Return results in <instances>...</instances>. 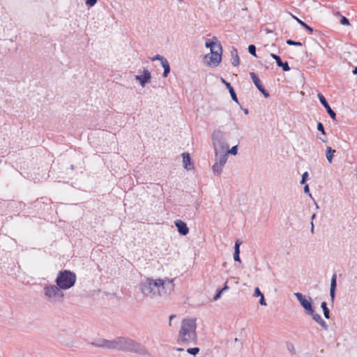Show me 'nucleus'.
<instances>
[{
	"mask_svg": "<svg viewBox=\"0 0 357 357\" xmlns=\"http://www.w3.org/2000/svg\"><path fill=\"white\" fill-rule=\"evenodd\" d=\"M304 192L305 193H307V194H309L310 196H311V194L310 193V189H309V186L308 185H305L304 186Z\"/></svg>",
	"mask_w": 357,
	"mask_h": 357,
	"instance_id": "obj_43",
	"label": "nucleus"
},
{
	"mask_svg": "<svg viewBox=\"0 0 357 357\" xmlns=\"http://www.w3.org/2000/svg\"><path fill=\"white\" fill-rule=\"evenodd\" d=\"M259 303L261 305H266V303L265 301V298H264V295H261V296H260Z\"/></svg>",
	"mask_w": 357,
	"mask_h": 357,
	"instance_id": "obj_41",
	"label": "nucleus"
},
{
	"mask_svg": "<svg viewBox=\"0 0 357 357\" xmlns=\"http://www.w3.org/2000/svg\"><path fill=\"white\" fill-rule=\"evenodd\" d=\"M337 287V275L334 273L331 278V288H330V296L332 300V302H334L335 291Z\"/></svg>",
	"mask_w": 357,
	"mask_h": 357,
	"instance_id": "obj_13",
	"label": "nucleus"
},
{
	"mask_svg": "<svg viewBox=\"0 0 357 357\" xmlns=\"http://www.w3.org/2000/svg\"><path fill=\"white\" fill-rule=\"evenodd\" d=\"M195 319H183L178 332L177 342L179 344H195L197 341Z\"/></svg>",
	"mask_w": 357,
	"mask_h": 357,
	"instance_id": "obj_2",
	"label": "nucleus"
},
{
	"mask_svg": "<svg viewBox=\"0 0 357 357\" xmlns=\"http://www.w3.org/2000/svg\"><path fill=\"white\" fill-rule=\"evenodd\" d=\"M150 59L153 61H160V63H162L164 61H165V60L167 59H165L164 56L160 55V54H156L155 56L153 57H151L150 58Z\"/></svg>",
	"mask_w": 357,
	"mask_h": 357,
	"instance_id": "obj_32",
	"label": "nucleus"
},
{
	"mask_svg": "<svg viewBox=\"0 0 357 357\" xmlns=\"http://www.w3.org/2000/svg\"><path fill=\"white\" fill-rule=\"evenodd\" d=\"M276 63L278 66L282 68L284 71H289L290 70L289 63L287 61L283 62L281 58L276 62Z\"/></svg>",
	"mask_w": 357,
	"mask_h": 357,
	"instance_id": "obj_24",
	"label": "nucleus"
},
{
	"mask_svg": "<svg viewBox=\"0 0 357 357\" xmlns=\"http://www.w3.org/2000/svg\"><path fill=\"white\" fill-rule=\"evenodd\" d=\"M287 44L289 45L302 46V43L301 42L294 41L291 39L287 40Z\"/></svg>",
	"mask_w": 357,
	"mask_h": 357,
	"instance_id": "obj_34",
	"label": "nucleus"
},
{
	"mask_svg": "<svg viewBox=\"0 0 357 357\" xmlns=\"http://www.w3.org/2000/svg\"><path fill=\"white\" fill-rule=\"evenodd\" d=\"M352 73H353V74H354V75H357V67H356V68L353 70Z\"/></svg>",
	"mask_w": 357,
	"mask_h": 357,
	"instance_id": "obj_47",
	"label": "nucleus"
},
{
	"mask_svg": "<svg viewBox=\"0 0 357 357\" xmlns=\"http://www.w3.org/2000/svg\"><path fill=\"white\" fill-rule=\"evenodd\" d=\"M85 3L87 6L92 7L97 3V0H86Z\"/></svg>",
	"mask_w": 357,
	"mask_h": 357,
	"instance_id": "obj_38",
	"label": "nucleus"
},
{
	"mask_svg": "<svg viewBox=\"0 0 357 357\" xmlns=\"http://www.w3.org/2000/svg\"><path fill=\"white\" fill-rule=\"evenodd\" d=\"M340 23L342 25H349V20L344 16H341Z\"/></svg>",
	"mask_w": 357,
	"mask_h": 357,
	"instance_id": "obj_36",
	"label": "nucleus"
},
{
	"mask_svg": "<svg viewBox=\"0 0 357 357\" xmlns=\"http://www.w3.org/2000/svg\"><path fill=\"white\" fill-rule=\"evenodd\" d=\"M318 97L319 99L321 105L325 107V109L327 111V113L331 116V118L333 120H336V114L335 112L331 109V106L328 103L327 100H326L325 97L321 94L319 93Z\"/></svg>",
	"mask_w": 357,
	"mask_h": 357,
	"instance_id": "obj_10",
	"label": "nucleus"
},
{
	"mask_svg": "<svg viewBox=\"0 0 357 357\" xmlns=\"http://www.w3.org/2000/svg\"><path fill=\"white\" fill-rule=\"evenodd\" d=\"M213 40H217L216 37H213ZM215 45H216V43L214 42L213 40L206 41V43H205L206 47H210L211 50L212 49V47H213V46H215Z\"/></svg>",
	"mask_w": 357,
	"mask_h": 357,
	"instance_id": "obj_33",
	"label": "nucleus"
},
{
	"mask_svg": "<svg viewBox=\"0 0 357 357\" xmlns=\"http://www.w3.org/2000/svg\"><path fill=\"white\" fill-rule=\"evenodd\" d=\"M161 66L164 68V72L162 73V76L164 77H167L171 70L170 66H169L168 61L167 59L165 60V61H163V62L161 63Z\"/></svg>",
	"mask_w": 357,
	"mask_h": 357,
	"instance_id": "obj_21",
	"label": "nucleus"
},
{
	"mask_svg": "<svg viewBox=\"0 0 357 357\" xmlns=\"http://www.w3.org/2000/svg\"><path fill=\"white\" fill-rule=\"evenodd\" d=\"M292 17L303 28H305L310 33H312L314 31L313 28L307 25L305 22H303L301 20L298 18L297 17L292 15Z\"/></svg>",
	"mask_w": 357,
	"mask_h": 357,
	"instance_id": "obj_20",
	"label": "nucleus"
},
{
	"mask_svg": "<svg viewBox=\"0 0 357 357\" xmlns=\"http://www.w3.org/2000/svg\"><path fill=\"white\" fill-rule=\"evenodd\" d=\"M241 244V242L239 240H237L235 242L234 245V259L236 261H238L241 263V260L240 258V245Z\"/></svg>",
	"mask_w": 357,
	"mask_h": 357,
	"instance_id": "obj_18",
	"label": "nucleus"
},
{
	"mask_svg": "<svg viewBox=\"0 0 357 357\" xmlns=\"http://www.w3.org/2000/svg\"><path fill=\"white\" fill-rule=\"evenodd\" d=\"M243 112L245 114H248V109H243Z\"/></svg>",
	"mask_w": 357,
	"mask_h": 357,
	"instance_id": "obj_50",
	"label": "nucleus"
},
{
	"mask_svg": "<svg viewBox=\"0 0 357 357\" xmlns=\"http://www.w3.org/2000/svg\"><path fill=\"white\" fill-rule=\"evenodd\" d=\"M315 218H316V214L315 213L312 214V215L311 217L312 222L313 221L314 219H315Z\"/></svg>",
	"mask_w": 357,
	"mask_h": 357,
	"instance_id": "obj_48",
	"label": "nucleus"
},
{
	"mask_svg": "<svg viewBox=\"0 0 357 357\" xmlns=\"http://www.w3.org/2000/svg\"><path fill=\"white\" fill-rule=\"evenodd\" d=\"M248 52L250 54H252V56H255V57H257V55L256 54V47L255 45H250L248 46Z\"/></svg>",
	"mask_w": 357,
	"mask_h": 357,
	"instance_id": "obj_31",
	"label": "nucleus"
},
{
	"mask_svg": "<svg viewBox=\"0 0 357 357\" xmlns=\"http://www.w3.org/2000/svg\"><path fill=\"white\" fill-rule=\"evenodd\" d=\"M234 341L236 342H238V341H239V340H238L237 337H236V338H235V340H234Z\"/></svg>",
	"mask_w": 357,
	"mask_h": 357,
	"instance_id": "obj_51",
	"label": "nucleus"
},
{
	"mask_svg": "<svg viewBox=\"0 0 357 357\" xmlns=\"http://www.w3.org/2000/svg\"><path fill=\"white\" fill-rule=\"evenodd\" d=\"M250 77L257 89L263 93L265 98L269 97V93L265 89L258 76L253 72L250 73Z\"/></svg>",
	"mask_w": 357,
	"mask_h": 357,
	"instance_id": "obj_8",
	"label": "nucleus"
},
{
	"mask_svg": "<svg viewBox=\"0 0 357 357\" xmlns=\"http://www.w3.org/2000/svg\"><path fill=\"white\" fill-rule=\"evenodd\" d=\"M175 317H176V315H174V314H172V315L169 317V325H171L172 319H173V318H174Z\"/></svg>",
	"mask_w": 357,
	"mask_h": 357,
	"instance_id": "obj_46",
	"label": "nucleus"
},
{
	"mask_svg": "<svg viewBox=\"0 0 357 357\" xmlns=\"http://www.w3.org/2000/svg\"><path fill=\"white\" fill-rule=\"evenodd\" d=\"M183 156V163L185 169L188 170H190L194 168L193 164L191 162V158L188 153H183L182 154Z\"/></svg>",
	"mask_w": 357,
	"mask_h": 357,
	"instance_id": "obj_15",
	"label": "nucleus"
},
{
	"mask_svg": "<svg viewBox=\"0 0 357 357\" xmlns=\"http://www.w3.org/2000/svg\"><path fill=\"white\" fill-rule=\"evenodd\" d=\"M227 158H228V155H227V153H226V152L220 153L219 155H218L215 154V162H217L218 164H219L220 165H222L223 167L226 164Z\"/></svg>",
	"mask_w": 357,
	"mask_h": 357,
	"instance_id": "obj_16",
	"label": "nucleus"
},
{
	"mask_svg": "<svg viewBox=\"0 0 357 357\" xmlns=\"http://www.w3.org/2000/svg\"><path fill=\"white\" fill-rule=\"evenodd\" d=\"M105 339H98L95 342H91V344L96 347L104 348Z\"/></svg>",
	"mask_w": 357,
	"mask_h": 357,
	"instance_id": "obj_26",
	"label": "nucleus"
},
{
	"mask_svg": "<svg viewBox=\"0 0 357 357\" xmlns=\"http://www.w3.org/2000/svg\"><path fill=\"white\" fill-rule=\"evenodd\" d=\"M114 350L134 352L140 355L149 354L148 350L142 344L131 338L123 336L114 339Z\"/></svg>",
	"mask_w": 357,
	"mask_h": 357,
	"instance_id": "obj_3",
	"label": "nucleus"
},
{
	"mask_svg": "<svg viewBox=\"0 0 357 357\" xmlns=\"http://www.w3.org/2000/svg\"><path fill=\"white\" fill-rule=\"evenodd\" d=\"M135 79L139 81L142 86H144L146 84L149 83L151 79V73L148 69H144L142 75H137L135 76Z\"/></svg>",
	"mask_w": 357,
	"mask_h": 357,
	"instance_id": "obj_9",
	"label": "nucleus"
},
{
	"mask_svg": "<svg viewBox=\"0 0 357 357\" xmlns=\"http://www.w3.org/2000/svg\"><path fill=\"white\" fill-rule=\"evenodd\" d=\"M45 298L50 303H62L64 298L63 289L58 284H47L43 288Z\"/></svg>",
	"mask_w": 357,
	"mask_h": 357,
	"instance_id": "obj_5",
	"label": "nucleus"
},
{
	"mask_svg": "<svg viewBox=\"0 0 357 357\" xmlns=\"http://www.w3.org/2000/svg\"><path fill=\"white\" fill-rule=\"evenodd\" d=\"M176 350H177L178 351H183L184 349H183V348H180V347H178V348H177V349H176Z\"/></svg>",
	"mask_w": 357,
	"mask_h": 357,
	"instance_id": "obj_49",
	"label": "nucleus"
},
{
	"mask_svg": "<svg viewBox=\"0 0 357 357\" xmlns=\"http://www.w3.org/2000/svg\"><path fill=\"white\" fill-rule=\"evenodd\" d=\"M213 146L215 155L226 152L229 145L224 137L223 132L219 130H215L211 135Z\"/></svg>",
	"mask_w": 357,
	"mask_h": 357,
	"instance_id": "obj_6",
	"label": "nucleus"
},
{
	"mask_svg": "<svg viewBox=\"0 0 357 357\" xmlns=\"http://www.w3.org/2000/svg\"><path fill=\"white\" fill-rule=\"evenodd\" d=\"M271 56L275 60V62H277L280 59V57L273 53H271Z\"/></svg>",
	"mask_w": 357,
	"mask_h": 357,
	"instance_id": "obj_42",
	"label": "nucleus"
},
{
	"mask_svg": "<svg viewBox=\"0 0 357 357\" xmlns=\"http://www.w3.org/2000/svg\"><path fill=\"white\" fill-rule=\"evenodd\" d=\"M211 52H217L218 54L222 56V47L220 43H216L213 47L211 50Z\"/></svg>",
	"mask_w": 357,
	"mask_h": 357,
	"instance_id": "obj_27",
	"label": "nucleus"
},
{
	"mask_svg": "<svg viewBox=\"0 0 357 357\" xmlns=\"http://www.w3.org/2000/svg\"><path fill=\"white\" fill-rule=\"evenodd\" d=\"M231 54L232 56L231 64L234 66H238L240 63V59H239V56L238 55L237 50L236 48H233L231 51Z\"/></svg>",
	"mask_w": 357,
	"mask_h": 357,
	"instance_id": "obj_19",
	"label": "nucleus"
},
{
	"mask_svg": "<svg viewBox=\"0 0 357 357\" xmlns=\"http://www.w3.org/2000/svg\"><path fill=\"white\" fill-rule=\"evenodd\" d=\"M222 167H223L222 165H220L218 164L217 162H215V164L212 167L213 174L217 176H220L222 172Z\"/></svg>",
	"mask_w": 357,
	"mask_h": 357,
	"instance_id": "obj_23",
	"label": "nucleus"
},
{
	"mask_svg": "<svg viewBox=\"0 0 357 357\" xmlns=\"http://www.w3.org/2000/svg\"><path fill=\"white\" fill-rule=\"evenodd\" d=\"M222 81L225 84V86L227 88V89L229 90V93L231 95V97L232 100L234 102H236V103H239L238 98H237V96H236V93L233 86L231 85V84L227 82H226L224 79H222Z\"/></svg>",
	"mask_w": 357,
	"mask_h": 357,
	"instance_id": "obj_17",
	"label": "nucleus"
},
{
	"mask_svg": "<svg viewBox=\"0 0 357 357\" xmlns=\"http://www.w3.org/2000/svg\"><path fill=\"white\" fill-rule=\"evenodd\" d=\"M317 130L319 132H321L322 134L326 135L324 127V125L322 124V123H321V122L318 123V124H317Z\"/></svg>",
	"mask_w": 357,
	"mask_h": 357,
	"instance_id": "obj_37",
	"label": "nucleus"
},
{
	"mask_svg": "<svg viewBox=\"0 0 357 357\" xmlns=\"http://www.w3.org/2000/svg\"><path fill=\"white\" fill-rule=\"evenodd\" d=\"M174 287L172 280H153L147 278L139 283L141 292L146 296L153 298L158 296H162L170 291Z\"/></svg>",
	"mask_w": 357,
	"mask_h": 357,
	"instance_id": "obj_1",
	"label": "nucleus"
},
{
	"mask_svg": "<svg viewBox=\"0 0 357 357\" xmlns=\"http://www.w3.org/2000/svg\"><path fill=\"white\" fill-rule=\"evenodd\" d=\"M174 225L177 228L178 233L183 236H185L189 233V229L187 224L181 220H176Z\"/></svg>",
	"mask_w": 357,
	"mask_h": 357,
	"instance_id": "obj_11",
	"label": "nucleus"
},
{
	"mask_svg": "<svg viewBox=\"0 0 357 357\" xmlns=\"http://www.w3.org/2000/svg\"><path fill=\"white\" fill-rule=\"evenodd\" d=\"M228 286H227V282H225L223 288H222L221 289H220V291H222V292L223 293L225 291L227 290L228 289Z\"/></svg>",
	"mask_w": 357,
	"mask_h": 357,
	"instance_id": "obj_44",
	"label": "nucleus"
},
{
	"mask_svg": "<svg viewBox=\"0 0 357 357\" xmlns=\"http://www.w3.org/2000/svg\"><path fill=\"white\" fill-rule=\"evenodd\" d=\"M222 294V291L220 290H218L217 291V293L215 294L214 297H213V299L215 301H217L218 299H219L221 296V294Z\"/></svg>",
	"mask_w": 357,
	"mask_h": 357,
	"instance_id": "obj_40",
	"label": "nucleus"
},
{
	"mask_svg": "<svg viewBox=\"0 0 357 357\" xmlns=\"http://www.w3.org/2000/svg\"><path fill=\"white\" fill-rule=\"evenodd\" d=\"M243 347V342H241V347Z\"/></svg>",
	"mask_w": 357,
	"mask_h": 357,
	"instance_id": "obj_52",
	"label": "nucleus"
},
{
	"mask_svg": "<svg viewBox=\"0 0 357 357\" xmlns=\"http://www.w3.org/2000/svg\"><path fill=\"white\" fill-rule=\"evenodd\" d=\"M261 295H263V294L261 292V291L259 289V287H256L255 289L254 296L258 297V296H261Z\"/></svg>",
	"mask_w": 357,
	"mask_h": 357,
	"instance_id": "obj_39",
	"label": "nucleus"
},
{
	"mask_svg": "<svg viewBox=\"0 0 357 357\" xmlns=\"http://www.w3.org/2000/svg\"><path fill=\"white\" fill-rule=\"evenodd\" d=\"M321 307L323 310L324 315L325 318L329 319L330 318V310L327 307V303L325 301L322 302L321 304Z\"/></svg>",
	"mask_w": 357,
	"mask_h": 357,
	"instance_id": "obj_25",
	"label": "nucleus"
},
{
	"mask_svg": "<svg viewBox=\"0 0 357 357\" xmlns=\"http://www.w3.org/2000/svg\"><path fill=\"white\" fill-rule=\"evenodd\" d=\"M314 223H313V222H311V229H310V231H311L312 234H314Z\"/></svg>",
	"mask_w": 357,
	"mask_h": 357,
	"instance_id": "obj_45",
	"label": "nucleus"
},
{
	"mask_svg": "<svg viewBox=\"0 0 357 357\" xmlns=\"http://www.w3.org/2000/svg\"><path fill=\"white\" fill-rule=\"evenodd\" d=\"M187 352L190 354L195 356L199 352V347H193V348H188L187 349Z\"/></svg>",
	"mask_w": 357,
	"mask_h": 357,
	"instance_id": "obj_30",
	"label": "nucleus"
},
{
	"mask_svg": "<svg viewBox=\"0 0 357 357\" xmlns=\"http://www.w3.org/2000/svg\"><path fill=\"white\" fill-rule=\"evenodd\" d=\"M205 59H209V64L213 63L214 66H218L222 60V56L217 53V52H211V54H206Z\"/></svg>",
	"mask_w": 357,
	"mask_h": 357,
	"instance_id": "obj_12",
	"label": "nucleus"
},
{
	"mask_svg": "<svg viewBox=\"0 0 357 357\" xmlns=\"http://www.w3.org/2000/svg\"><path fill=\"white\" fill-rule=\"evenodd\" d=\"M104 348L107 349H114V340H109L105 339Z\"/></svg>",
	"mask_w": 357,
	"mask_h": 357,
	"instance_id": "obj_28",
	"label": "nucleus"
},
{
	"mask_svg": "<svg viewBox=\"0 0 357 357\" xmlns=\"http://www.w3.org/2000/svg\"><path fill=\"white\" fill-rule=\"evenodd\" d=\"M226 153L228 154H231L233 155H236L238 153V146L235 145L232 146L230 149H227Z\"/></svg>",
	"mask_w": 357,
	"mask_h": 357,
	"instance_id": "obj_29",
	"label": "nucleus"
},
{
	"mask_svg": "<svg viewBox=\"0 0 357 357\" xmlns=\"http://www.w3.org/2000/svg\"><path fill=\"white\" fill-rule=\"evenodd\" d=\"M308 315L312 316V319L317 324H319L324 330H328V326L326 322L321 318V317L319 314H317L314 310H313V313L308 314Z\"/></svg>",
	"mask_w": 357,
	"mask_h": 357,
	"instance_id": "obj_14",
	"label": "nucleus"
},
{
	"mask_svg": "<svg viewBox=\"0 0 357 357\" xmlns=\"http://www.w3.org/2000/svg\"><path fill=\"white\" fill-rule=\"evenodd\" d=\"M76 279L77 276L74 272L69 270H62L58 272L55 282L63 290H66L75 285Z\"/></svg>",
	"mask_w": 357,
	"mask_h": 357,
	"instance_id": "obj_4",
	"label": "nucleus"
},
{
	"mask_svg": "<svg viewBox=\"0 0 357 357\" xmlns=\"http://www.w3.org/2000/svg\"><path fill=\"white\" fill-rule=\"evenodd\" d=\"M308 176H309L308 172H304L302 175L301 184H304L306 182V181L307 180Z\"/></svg>",
	"mask_w": 357,
	"mask_h": 357,
	"instance_id": "obj_35",
	"label": "nucleus"
},
{
	"mask_svg": "<svg viewBox=\"0 0 357 357\" xmlns=\"http://www.w3.org/2000/svg\"><path fill=\"white\" fill-rule=\"evenodd\" d=\"M295 296L299 301L301 305L304 308L307 314L313 313V307L312 298L307 299L301 293L297 292L294 294Z\"/></svg>",
	"mask_w": 357,
	"mask_h": 357,
	"instance_id": "obj_7",
	"label": "nucleus"
},
{
	"mask_svg": "<svg viewBox=\"0 0 357 357\" xmlns=\"http://www.w3.org/2000/svg\"><path fill=\"white\" fill-rule=\"evenodd\" d=\"M335 153V150L333 149L331 146L326 147V156L328 161L331 163L333 160V158L334 156V153Z\"/></svg>",
	"mask_w": 357,
	"mask_h": 357,
	"instance_id": "obj_22",
	"label": "nucleus"
}]
</instances>
